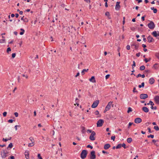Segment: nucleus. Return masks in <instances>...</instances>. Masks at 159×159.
Wrapping results in <instances>:
<instances>
[{
	"label": "nucleus",
	"mask_w": 159,
	"mask_h": 159,
	"mask_svg": "<svg viewBox=\"0 0 159 159\" xmlns=\"http://www.w3.org/2000/svg\"><path fill=\"white\" fill-rule=\"evenodd\" d=\"M87 154V151L86 150H83L80 154V157L82 159H84L86 157Z\"/></svg>",
	"instance_id": "nucleus-1"
},
{
	"label": "nucleus",
	"mask_w": 159,
	"mask_h": 159,
	"mask_svg": "<svg viewBox=\"0 0 159 159\" xmlns=\"http://www.w3.org/2000/svg\"><path fill=\"white\" fill-rule=\"evenodd\" d=\"M148 26L149 29H152L155 28V25L153 21H151L150 23L148 24Z\"/></svg>",
	"instance_id": "nucleus-2"
},
{
	"label": "nucleus",
	"mask_w": 159,
	"mask_h": 159,
	"mask_svg": "<svg viewBox=\"0 0 159 159\" xmlns=\"http://www.w3.org/2000/svg\"><path fill=\"white\" fill-rule=\"evenodd\" d=\"M104 121L102 119H100L97 122V123L98 127H101L103 125Z\"/></svg>",
	"instance_id": "nucleus-3"
},
{
	"label": "nucleus",
	"mask_w": 159,
	"mask_h": 159,
	"mask_svg": "<svg viewBox=\"0 0 159 159\" xmlns=\"http://www.w3.org/2000/svg\"><path fill=\"white\" fill-rule=\"evenodd\" d=\"M95 135V132L94 131H93L92 133L90 134V135L89 136L90 139L92 141L94 140L95 139V138L94 137V136Z\"/></svg>",
	"instance_id": "nucleus-4"
},
{
	"label": "nucleus",
	"mask_w": 159,
	"mask_h": 159,
	"mask_svg": "<svg viewBox=\"0 0 159 159\" xmlns=\"http://www.w3.org/2000/svg\"><path fill=\"white\" fill-rule=\"evenodd\" d=\"M69 28V32L71 33H73L74 31H76V29L74 27L72 26L71 25L68 27Z\"/></svg>",
	"instance_id": "nucleus-5"
},
{
	"label": "nucleus",
	"mask_w": 159,
	"mask_h": 159,
	"mask_svg": "<svg viewBox=\"0 0 159 159\" xmlns=\"http://www.w3.org/2000/svg\"><path fill=\"white\" fill-rule=\"evenodd\" d=\"M99 103V100H96L94 101L92 104L91 107L93 108H95L98 105Z\"/></svg>",
	"instance_id": "nucleus-6"
},
{
	"label": "nucleus",
	"mask_w": 159,
	"mask_h": 159,
	"mask_svg": "<svg viewBox=\"0 0 159 159\" xmlns=\"http://www.w3.org/2000/svg\"><path fill=\"white\" fill-rule=\"evenodd\" d=\"M95 151H92L90 152V159H95Z\"/></svg>",
	"instance_id": "nucleus-7"
},
{
	"label": "nucleus",
	"mask_w": 159,
	"mask_h": 159,
	"mask_svg": "<svg viewBox=\"0 0 159 159\" xmlns=\"http://www.w3.org/2000/svg\"><path fill=\"white\" fill-rule=\"evenodd\" d=\"M148 96L147 94L142 93L140 95V98L141 99H145L148 98Z\"/></svg>",
	"instance_id": "nucleus-8"
},
{
	"label": "nucleus",
	"mask_w": 159,
	"mask_h": 159,
	"mask_svg": "<svg viewBox=\"0 0 159 159\" xmlns=\"http://www.w3.org/2000/svg\"><path fill=\"white\" fill-rule=\"evenodd\" d=\"M7 151L3 150V152H2L1 154L2 158H5L7 157Z\"/></svg>",
	"instance_id": "nucleus-9"
},
{
	"label": "nucleus",
	"mask_w": 159,
	"mask_h": 159,
	"mask_svg": "<svg viewBox=\"0 0 159 159\" xmlns=\"http://www.w3.org/2000/svg\"><path fill=\"white\" fill-rule=\"evenodd\" d=\"M147 39L148 40V42L149 43H150L152 42H153L154 41V40L153 38L151 37V36H149L148 38Z\"/></svg>",
	"instance_id": "nucleus-10"
},
{
	"label": "nucleus",
	"mask_w": 159,
	"mask_h": 159,
	"mask_svg": "<svg viewBox=\"0 0 159 159\" xmlns=\"http://www.w3.org/2000/svg\"><path fill=\"white\" fill-rule=\"evenodd\" d=\"M142 121L141 119L140 118L138 117L135 118L134 120V122L137 124H138L141 123Z\"/></svg>",
	"instance_id": "nucleus-11"
},
{
	"label": "nucleus",
	"mask_w": 159,
	"mask_h": 159,
	"mask_svg": "<svg viewBox=\"0 0 159 159\" xmlns=\"http://www.w3.org/2000/svg\"><path fill=\"white\" fill-rule=\"evenodd\" d=\"M154 100L157 104H159V96L158 95L155 96L154 98Z\"/></svg>",
	"instance_id": "nucleus-12"
},
{
	"label": "nucleus",
	"mask_w": 159,
	"mask_h": 159,
	"mask_svg": "<svg viewBox=\"0 0 159 159\" xmlns=\"http://www.w3.org/2000/svg\"><path fill=\"white\" fill-rule=\"evenodd\" d=\"M120 2H117L116 3V5L115 7V9L116 10H119L120 8Z\"/></svg>",
	"instance_id": "nucleus-13"
},
{
	"label": "nucleus",
	"mask_w": 159,
	"mask_h": 159,
	"mask_svg": "<svg viewBox=\"0 0 159 159\" xmlns=\"http://www.w3.org/2000/svg\"><path fill=\"white\" fill-rule=\"evenodd\" d=\"M111 147V145L107 143L105 144L104 147V148L106 149H108Z\"/></svg>",
	"instance_id": "nucleus-14"
},
{
	"label": "nucleus",
	"mask_w": 159,
	"mask_h": 159,
	"mask_svg": "<svg viewBox=\"0 0 159 159\" xmlns=\"http://www.w3.org/2000/svg\"><path fill=\"white\" fill-rule=\"evenodd\" d=\"M89 80L93 83H95L96 81L95 80V77L94 76H92L90 79H89Z\"/></svg>",
	"instance_id": "nucleus-15"
},
{
	"label": "nucleus",
	"mask_w": 159,
	"mask_h": 159,
	"mask_svg": "<svg viewBox=\"0 0 159 159\" xmlns=\"http://www.w3.org/2000/svg\"><path fill=\"white\" fill-rule=\"evenodd\" d=\"M155 80L154 79L152 78H150L149 80V83L151 84H153Z\"/></svg>",
	"instance_id": "nucleus-16"
},
{
	"label": "nucleus",
	"mask_w": 159,
	"mask_h": 159,
	"mask_svg": "<svg viewBox=\"0 0 159 159\" xmlns=\"http://www.w3.org/2000/svg\"><path fill=\"white\" fill-rule=\"evenodd\" d=\"M142 110L145 112H148L149 111L148 109L146 107H143L142 108Z\"/></svg>",
	"instance_id": "nucleus-17"
},
{
	"label": "nucleus",
	"mask_w": 159,
	"mask_h": 159,
	"mask_svg": "<svg viewBox=\"0 0 159 159\" xmlns=\"http://www.w3.org/2000/svg\"><path fill=\"white\" fill-rule=\"evenodd\" d=\"M152 34L155 37H156L157 39V37H158V34L157 33V32L156 31H155L153 32L152 33Z\"/></svg>",
	"instance_id": "nucleus-18"
},
{
	"label": "nucleus",
	"mask_w": 159,
	"mask_h": 159,
	"mask_svg": "<svg viewBox=\"0 0 159 159\" xmlns=\"http://www.w3.org/2000/svg\"><path fill=\"white\" fill-rule=\"evenodd\" d=\"M131 46H134V48L135 50H137L139 48V45H137L135 43H133L131 45Z\"/></svg>",
	"instance_id": "nucleus-19"
},
{
	"label": "nucleus",
	"mask_w": 159,
	"mask_h": 159,
	"mask_svg": "<svg viewBox=\"0 0 159 159\" xmlns=\"http://www.w3.org/2000/svg\"><path fill=\"white\" fill-rule=\"evenodd\" d=\"M141 77L142 78H144L145 77V75L144 74L141 75L140 74H139L136 75L137 78H138L139 77Z\"/></svg>",
	"instance_id": "nucleus-20"
},
{
	"label": "nucleus",
	"mask_w": 159,
	"mask_h": 159,
	"mask_svg": "<svg viewBox=\"0 0 159 159\" xmlns=\"http://www.w3.org/2000/svg\"><path fill=\"white\" fill-rule=\"evenodd\" d=\"M25 154L26 158L27 159H29V154L28 152H25Z\"/></svg>",
	"instance_id": "nucleus-21"
},
{
	"label": "nucleus",
	"mask_w": 159,
	"mask_h": 159,
	"mask_svg": "<svg viewBox=\"0 0 159 159\" xmlns=\"http://www.w3.org/2000/svg\"><path fill=\"white\" fill-rule=\"evenodd\" d=\"M127 141L128 143H130L132 141V139L131 138H128L127 139Z\"/></svg>",
	"instance_id": "nucleus-22"
},
{
	"label": "nucleus",
	"mask_w": 159,
	"mask_h": 159,
	"mask_svg": "<svg viewBox=\"0 0 159 159\" xmlns=\"http://www.w3.org/2000/svg\"><path fill=\"white\" fill-rule=\"evenodd\" d=\"M151 9L152 10H153V12L156 13L157 12V10L156 8H155L154 7H151Z\"/></svg>",
	"instance_id": "nucleus-23"
},
{
	"label": "nucleus",
	"mask_w": 159,
	"mask_h": 159,
	"mask_svg": "<svg viewBox=\"0 0 159 159\" xmlns=\"http://www.w3.org/2000/svg\"><path fill=\"white\" fill-rule=\"evenodd\" d=\"M81 128L82 129L81 130V132L82 134H84L85 133V128L84 127L82 126L81 127Z\"/></svg>",
	"instance_id": "nucleus-24"
},
{
	"label": "nucleus",
	"mask_w": 159,
	"mask_h": 159,
	"mask_svg": "<svg viewBox=\"0 0 159 159\" xmlns=\"http://www.w3.org/2000/svg\"><path fill=\"white\" fill-rule=\"evenodd\" d=\"M89 70V69H83L82 72H81V74L82 75H84V73L85 72H87Z\"/></svg>",
	"instance_id": "nucleus-25"
},
{
	"label": "nucleus",
	"mask_w": 159,
	"mask_h": 159,
	"mask_svg": "<svg viewBox=\"0 0 159 159\" xmlns=\"http://www.w3.org/2000/svg\"><path fill=\"white\" fill-rule=\"evenodd\" d=\"M20 30L21 31V32L20 33V34L21 35H22L24 34L25 32V30L22 28L20 29Z\"/></svg>",
	"instance_id": "nucleus-26"
},
{
	"label": "nucleus",
	"mask_w": 159,
	"mask_h": 159,
	"mask_svg": "<svg viewBox=\"0 0 159 159\" xmlns=\"http://www.w3.org/2000/svg\"><path fill=\"white\" fill-rule=\"evenodd\" d=\"M145 69V67L144 66H140L139 70H143Z\"/></svg>",
	"instance_id": "nucleus-27"
},
{
	"label": "nucleus",
	"mask_w": 159,
	"mask_h": 159,
	"mask_svg": "<svg viewBox=\"0 0 159 159\" xmlns=\"http://www.w3.org/2000/svg\"><path fill=\"white\" fill-rule=\"evenodd\" d=\"M121 147V144H118L116 147L117 149L120 148Z\"/></svg>",
	"instance_id": "nucleus-28"
},
{
	"label": "nucleus",
	"mask_w": 159,
	"mask_h": 159,
	"mask_svg": "<svg viewBox=\"0 0 159 159\" xmlns=\"http://www.w3.org/2000/svg\"><path fill=\"white\" fill-rule=\"evenodd\" d=\"M132 108L130 107H129L128 108V110L127 111V113H129L130 112H131L132 111Z\"/></svg>",
	"instance_id": "nucleus-29"
},
{
	"label": "nucleus",
	"mask_w": 159,
	"mask_h": 159,
	"mask_svg": "<svg viewBox=\"0 0 159 159\" xmlns=\"http://www.w3.org/2000/svg\"><path fill=\"white\" fill-rule=\"evenodd\" d=\"M154 129L156 130L157 131H158L159 130V127L157 126H154Z\"/></svg>",
	"instance_id": "nucleus-30"
},
{
	"label": "nucleus",
	"mask_w": 159,
	"mask_h": 159,
	"mask_svg": "<svg viewBox=\"0 0 159 159\" xmlns=\"http://www.w3.org/2000/svg\"><path fill=\"white\" fill-rule=\"evenodd\" d=\"M157 63H156V64H155L154 65V66H153V68H154L155 69H157L158 68V66H157Z\"/></svg>",
	"instance_id": "nucleus-31"
},
{
	"label": "nucleus",
	"mask_w": 159,
	"mask_h": 159,
	"mask_svg": "<svg viewBox=\"0 0 159 159\" xmlns=\"http://www.w3.org/2000/svg\"><path fill=\"white\" fill-rule=\"evenodd\" d=\"M34 145V143H29L28 144V146L29 147H32Z\"/></svg>",
	"instance_id": "nucleus-32"
},
{
	"label": "nucleus",
	"mask_w": 159,
	"mask_h": 159,
	"mask_svg": "<svg viewBox=\"0 0 159 159\" xmlns=\"http://www.w3.org/2000/svg\"><path fill=\"white\" fill-rule=\"evenodd\" d=\"M29 139L31 140L32 142V143H34V140L33 139V138L31 137L29 138Z\"/></svg>",
	"instance_id": "nucleus-33"
},
{
	"label": "nucleus",
	"mask_w": 159,
	"mask_h": 159,
	"mask_svg": "<svg viewBox=\"0 0 159 159\" xmlns=\"http://www.w3.org/2000/svg\"><path fill=\"white\" fill-rule=\"evenodd\" d=\"M13 147V144L12 143H10L9 145H8V148H12Z\"/></svg>",
	"instance_id": "nucleus-34"
},
{
	"label": "nucleus",
	"mask_w": 159,
	"mask_h": 159,
	"mask_svg": "<svg viewBox=\"0 0 159 159\" xmlns=\"http://www.w3.org/2000/svg\"><path fill=\"white\" fill-rule=\"evenodd\" d=\"M133 64L132 65V69H134V67H135L136 66L135 65V62L134 61H133Z\"/></svg>",
	"instance_id": "nucleus-35"
},
{
	"label": "nucleus",
	"mask_w": 159,
	"mask_h": 159,
	"mask_svg": "<svg viewBox=\"0 0 159 159\" xmlns=\"http://www.w3.org/2000/svg\"><path fill=\"white\" fill-rule=\"evenodd\" d=\"M111 106H108L107 105V106H106L105 108L107 109L108 111L110 108Z\"/></svg>",
	"instance_id": "nucleus-36"
},
{
	"label": "nucleus",
	"mask_w": 159,
	"mask_h": 159,
	"mask_svg": "<svg viewBox=\"0 0 159 159\" xmlns=\"http://www.w3.org/2000/svg\"><path fill=\"white\" fill-rule=\"evenodd\" d=\"M148 138H153L154 137V136L153 135L150 134V135L148 136Z\"/></svg>",
	"instance_id": "nucleus-37"
},
{
	"label": "nucleus",
	"mask_w": 159,
	"mask_h": 159,
	"mask_svg": "<svg viewBox=\"0 0 159 159\" xmlns=\"http://www.w3.org/2000/svg\"><path fill=\"white\" fill-rule=\"evenodd\" d=\"M121 147H123L124 148H126V145L124 143H123L122 144H121Z\"/></svg>",
	"instance_id": "nucleus-38"
},
{
	"label": "nucleus",
	"mask_w": 159,
	"mask_h": 159,
	"mask_svg": "<svg viewBox=\"0 0 159 159\" xmlns=\"http://www.w3.org/2000/svg\"><path fill=\"white\" fill-rule=\"evenodd\" d=\"M155 56L159 59V53H156L155 54Z\"/></svg>",
	"instance_id": "nucleus-39"
},
{
	"label": "nucleus",
	"mask_w": 159,
	"mask_h": 159,
	"mask_svg": "<svg viewBox=\"0 0 159 159\" xmlns=\"http://www.w3.org/2000/svg\"><path fill=\"white\" fill-rule=\"evenodd\" d=\"M38 157L39 159H43L41 156V155L40 154H38Z\"/></svg>",
	"instance_id": "nucleus-40"
},
{
	"label": "nucleus",
	"mask_w": 159,
	"mask_h": 159,
	"mask_svg": "<svg viewBox=\"0 0 159 159\" xmlns=\"http://www.w3.org/2000/svg\"><path fill=\"white\" fill-rule=\"evenodd\" d=\"M87 148H90L91 149H92L93 148V147L89 144L87 146Z\"/></svg>",
	"instance_id": "nucleus-41"
},
{
	"label": "nucleus",
	"mask_w": 159,
	"mask_h": 159,
	"mask_svg": "<svg viewBox=\"0 0 159 159\" xmlns=\"http://www.w3.org/2000/svg\"><path fill=\"white\" fill-rule=\"evenodd\" d=\"M135 90H136V88L135 87L133 89V92L134 93H137L138 92V91H137Z\"/></svg>",
	"instance_id": "nucleus-42"
},
{
	"label": "nucleus",
	"mask_w": 159,
	"mask_h": 159,
	"mask_svg": "<svg viewBox=\"0 0 159 159\" xmlns=\"http://www.w3.org/2000/svg\"><path fill=\"white\" fill-rule=\"evenodd\" d=\"M130 29L133 31H134L135 30V28L134 27H130Z\"/></svg>",
	"instance_id": "nucleus-43"
},
{
	"label": "nucleus",
	"mask_w": 159,
	"mask_h": 159,
	"mask_svg": "<svg viewBox=\"0 0 159 159\" xmlns=\"http://www.w3.org/2000/svg\"><path fill=\"white\" fill-rule=\"evenodd\" d=\"M5 41L4 39H2L0 40V43H3Z\"/></svg>",
	"instance_id": "nucleus-44"
},
{
	"label": "nucleus",
	"mask_w": 159,
	"mask_h": 159,
	"mask_svg": "<svg viewBox=\"0 0 159 159\" xmlns=\"http://www.w3.org/2000/svg\"><path fill=\"white\" fill-rule=\"evenodd\" d=\"M24 21L25 22H28V20L26 18L24 19Z\"/></svg>",
	"instance_id": "nucleus-45"
},
{
	"label": "nucleus",
	"mask_w": 159,
	"mask_h": 159,
	"mask_svg": "<svg viewBox=\"0 0 159 159\" xmlns=\"http://www.w3.org/2000/svg\"><path fill=\"white\" fill-rule=\"evenodd\" d=\"M115 138V136H112L111 137V139L113 141H114Z\"/></svg>",
	"instance_id": "nucleus-46"
},
{
	"label": "nucleus",
	"mask_w": 159,
	"mask_h": 159,
	"mask_svg": "<svg viewBox=\"0 0 159 159\" xmlns=\"http://www.w3.org/2000/svg\"><path fill=\"white\" fill-rule=\"evenodd\" d=\"M7 114V112H4L3 113V116L4 117H5L6 116V115Z\"/></svg>",
	"instance_id": "nucleus-47"
},
{
	"label": "nucleus",
	"mask_w": 159,
	"mask_h": 159,
	"mask_svg": "<svg viewBox=\"0 0 159 159\" xmlns=\"http://www.w3.org/2000/svg\"><path fill=\"white\" fill-rule=\"evenodd\" d=\"M105 15L106 16H109L110 15L109 12L107 11L105 13Z\"/></svg>",
	"instance_id": "nucleus-48"
},
{
	"label": "nucleus",
	"mask_w": 159,
	"mask_h": 159,
	"mask_svg": "<svg viewBox=\"0 0 159 159\" xmlns=\"http://www.w3.org/2000/svg\"><path fill=\"white\" fill-rule=\"evenodd\" d=\"M126 49L128 50H129L130 49V46L129 45H127L126 46Z\"/></svg>",
	"instance_id": "nucleus-49"
},
{
	"label": "nucleus",
	"mask_w": 159,
	"mask_h": 159,
	"mask_svg": "<svg viewBox=\"0 0 159 159\" xmlns=\"http://www.w3.org/2000/svg\"><path fill=\"white\" fill-rule=\"evenodd\" d=\"M16 55V54L15 53H13L12 54V58H14Z\"/></svg>",
	"instance_id": "nucleus-50"
},
{
	"label": "nucleus",
	"mask_w": 159,
	"mask_h": 159,
	"mask_svg": "<svg viewBox=\"0 0 159 159\" xmlns=\"http://www.w3.org/2000/svg\"><path fill=\"white\" fill-rule=\"evenodd\" d=\"M95 115H98L99 114V112L98 111H96L94 113Z\"/></svg>",
	"instance_id": "nucleus-51"
},
{
	"label": "nucleus",
	"mask_w": 159,
	"mask_h": 159,
	"mask_svg": "<svg viewBox=\"0 0 159 159\" xmlns=\"http://www.w3.org/2000/svg\"><path fill=\"white\" fill-rule=\"evenodd\" d=\"M11 48L9 47L8 48H7V52H9L11 51Z\"/></svg>",
	"instance_id": "nucleus-52"
},
{
	"label": "nucleus",
	"mask_w": 159,
	"mask_h": 159,
	"mask_svg": "<svg viewBox=\"0 0 159 159\" xmlns=\"http://www.w3.org/2000/svg\"><path fill=\"white\" fill-rule=\"evenodd\" d=\"M13 120L12 119H10L8 120V122L10 123H12L13 122Z\"/></svg>",
	"instance_id": "nucleus-53"
},
{
	"label": "nucleus",
	"mask_w": 159,
	"mask_h": 159,
	"mask_svg": "<svg viewBox=\"0 0 159 159\" xmlns=\"http://www.w3.org/2000/svg\"><path fill=\"white\" fill-rule=\"evenodd\" d=\"M87 132L88 133L89 132L90 133H91L92 134L93 132V131H92L91 130L88 129L87 130Z\"/></svg>",
	"instance_id": "nucleus-54"
},
{
	"label": "nucleus",
	"mask_w": 159,
	"mask_h": 159,
	"mask_svg": "<svg viewBox=\"0 0 159 159\" xmlns=\"http://www.w3.org/2000/svg\"><path fill=\"white\" fill-rule=\"evenodd\" d=\"M14 114L16 117H17L18 116V114L17 112H16L14 113Z\"/></svg>",
	"instance_id": "nucleus-55"
},
{
	"label": "nucleus",
	"mask_w": 159,
	"mask_h": 159,
	"mask_svg": "<svg viewBox=\"0 0 159 159\" xmlns=\"http://www.w3.org/2000/svg\"><path fill=\"white\" fill-rule=\"evenodd\" d=\"M110 76V75L109 74L105 76L106 79H107Z\"/></svg>",
	"instance_id": "nucleus-56"
},
{
	"label": "nucleus",
	"mask_w": 159,
	"mask_h": 159,
	"mask_svg": "<svg viewBox=\"0 0 159 159\" xmlns=\"http://www.w3.org/2000/svg\"><path fill=\"white\" fill-rule=\"evenodd\" d=\"M8 159H14V156H11L9 157Z\"/></svg>",
	"instance_id": "nucleus-57"
},
{
	"label": "nucleus",
	"mask_w": 159,
	"mask_h": 159,
	"mask_svg": "<svg viewBox=\"0 0 159 159\" xmlns=\"http://www.w3.org/2000/svg\"><path fill=\"white\" fill-rule=\"evenodd\" d=\"M140 52H139L138 53H137L136 54V56L137 57H139L140 56Z\"/></svg>",
	"instance_id": "nucleus-58"
},
{
	"label": "nucleus",
	"mask_w": 159,
	"mask_h": 159,
	"mask_svg": "<svg viewBox=\"0 0 159 159\" xmlns=\"http://www.w3.org/2000/svg\"><path fill=\"white\" fill-rule=\"evenodd\" d=\"M150 104L151 105V106H153L154 105V104L152 102V101H150Z\"/></svg>",
	"instance_id": "nucleus-59"
},
{
	"label": "nucleus",
	"mask_w": 159,
	"mask_h": 159,
	"mask_svg": "<svg viewBox=\"0 0 159 159\" xmlns=\"http://www.w3.org/2000/svg\"><path fill=\"white\" fill-rule=\"evenodd\" d=\"M112 102H109L107 105L111 106V105L112 104Z\"/></svg>",
	"instance_id": "nucleus-60"
},
{
	"label": "nucleus",
	"mask_w": 159,
	"mask_h": 159,
	"mask_svg": "<svg viewBox=\"0 0 159 159\" xmlns=\"http://www.w3.org/2000/svg\"><path fill=\"white\" fill-rule=\"evenodd\" d=\"M133 124V123L129 122V124L128 125V128H129L130 126H131Z\"/></svg>",
	"instance_id": "nucleus-61"
},
{
	"label": "nucleus",
	"mask_w": 159,
	"mask_h": 159,
	"mask_svg": "<svg viewBox=\"0 0 159 159\" xmlns=\"http://www.w3.org/2000/svg\"><path fill=\"white\" fill-rule=\"evenodd\" d=\"M145 17V15H144V16H143L142 17L141 19L143 21L144 20Z\"/></svg>",
	"instance_id": "nucleus-62"
},
{
	"label": "nucleus",
	"mask_w": 159,
	"mask_h": 159,
	"mask_svg": "<svg viewBox=\"0 0 159 159\" xmlns=\"http://www.w3.org/2000/svg\"><path fill=\"white\" fill-rule=\"evenodd\" d=\"M148 132L149 133H152V132L151 131V129L149 128V127H148Z\"/></svg>",
	"instance_id": "nucleus-63"
},
{
	"label": "nucleus",
	"mask_w": 159,
	"mask_h": 159,
	"mask_svg": "<svg viewBox=\"0 0 159 159\" xmlns=\"http://www.w3.org/2000/svg\"><path fill=\"white\" fill-rule=\"evenodd\" d=\"M22 76L24 77H25L26 79L28 78V76L27 75H25L24 74H23Z\"/></svg>",
	"instance_id": "nucleus-64"
}]
</instances>
